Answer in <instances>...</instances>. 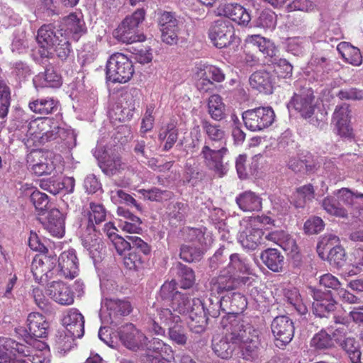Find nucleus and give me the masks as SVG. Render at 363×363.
Masks as SVG:
<instances>
[{
    "label": "nucleus",
    "instance_id": "f257e3e1",
    "mask_svg": "<svg viewBox=\"0 0 363 363\" xmlns=\"http://www.w3.org/2000/svg\"><path fill=\"white\" fill-rule=\"evenodd\" d=\"M28 333L25 331V343L11 338L0 337V363H49L50 348L37 338L46 337L49 323L39 313H30L27 318Z\"/></svg>",
    "mask_w": 363,
    "mask_h": 363
},
{
    "label": "nucleus",
    "instance_id": "f03ea898",
    "mask_svg": "<svg viewBox=\"0 0 363 363\" xmlns=\"http://www.w3.org/2000/svg\"><path fill=\"white\" fill-rule=\"evenodd\" d=\"M86 32L81 13H71L58 23L43 25L38 30L36 40L40 47V55L49 56V50L55 49L59 59L64 61L72 52L71 41L77 42Z\"/></svg>",
    "mask_w": 363,
    "mask_h": 363
},
{
    "label": "nucleus",
    "instance_id": "7ed1b4c3",
    "mask_svg": "<svg viewBox=\"0 0 363 363\" xmlns=\"http://www.w3.org/2000/svg\"><path fill=\"white\" fill-rule=\"evenodd\" d=\"M159 296L169 302L168 308L157 309L160 323H170L182 322V316L192 313L194 303L197 298H192L187 294L177 291V282L171 281L164 282L160 288Z\"/></svg>",
    "mask_w": 363,
    "mask_h": 363
},
{
    "label": "nucleus",
    "instance_id": "20e7f679",
    "mask_svg": "<svg viewBox=\"0 0 363 363\" xmlns=\"http://www.w3.org/2000/svg\"><path fill=\"white\" fill-rule=\"evenodd\" d=\"M228 330L231 333L232 341L237 342L239 357L245 361L256 362L262 348L259 330L240 319L228 325Z\"/></svg>",
    "mask_w": 363,
    "mask_h": 363
},
{
    "label": "nucleus",
    "instance_id": "39448f33",
    "mask_svg": "<svg viewBox=\"0 0 363 363\" xmlns=\"http://www.w3.org/2000/svg\"><path fill=\"white\" fill-rule=\"evenodd\" d=\"M145 15V12L143 9L136 10L122 21L115 30L113 36L118 41L126 44L144 41L145 38L138 33V26L144 21Z\"/></svg>",
    "mask_w": 363,
    "mask_h": 363
},
{
    "label": "nucleus",
    "instance_id": "423d86ee",
    "mask_svg": "<svg viewBox=\"0 0 363 363\" xmlns=\"http://www.w3.org/2000/svg\"><path fill=\"white\" fill-rule=\"evenodd\" d=\"M134 73L132 62L125 55L116 52L113 54L106 64V79L113 83H125Z\"/></svg>",
    "mask_w": 363,
    "mask_h": 363
},
{
    "label": "nucleus",
    "instance_id": "0eeeda50",
    "mask_svg": "<svg viewBox=\"0 0 363 363\" xmlns=\"http://www.w3.org/2000/svg\"><path fill=\"white\" fill-rule=\"evenodd\" d=\"M235 321H240V319L234 313H228L224 316L220 322L223 335L214 337L212 340L213 352L222 359L230 358L237 346V342L232 341L231 333L228 330V325H231V323Z\"/></svg>",
    "mask_w": 363,
    "mask_h": 363
},
{
    "label": "nucleus",
    "instance_id": "6e6552de",
    "mask_svg": "<svg viewBox=\"0 0 363 363\" xmlns=\"http://www.w3.org/2000/svg\"><path fill=\"white\" fill-rule=\"evenodd\" d=\"M212 44L218 49L230 46H238L240 39L235 35L232 24L226 20H217L210 26L208 32Z\"/></svg>",
    "mask_w": 363,
    "mask_h": 363
},
{
    "label": "nucleus",
    "instance_id": "1a4fd4ad",
    "mask_svg": "<svg viewBox=\"0 0 363 363\" xmlns=\"http://www.w3.org/2000/svg\"><path fill=\"white\" fill-rule=\"evenodd\" d=\"M140 91L137 88H132L125 91L119 102L116 103L109 111L108 115L111 120L126 121L132 118L136 106L139 104Z\"/></svg>",
    "mask_w": 363,
    "mask_h": 363
},
{
    "label": "nucleus",
    "instance_id": "9d476101",
    "mask_svg": "<svg viewBox=\"0 0 363 363\" xmlns=\"http://www.w3.org/2000/svg\"><path fill=\"white\" fill-rule=\"evenodd\" d=\"M274 119V111L269 106H260L242 113V120L245 127L254 132L269 127Z\"/></svg>",
    "mask_w": 363,
    "mask_h": 363
},
{
    "label": "nucleus",
    "instance_id": "9b49d317",
    "mask_svg": "<svg viewBox=\"0 0 363 363\" xmlns=\"http://www.w3.org/2000/svg\"><path fill=\"white\" fill-rule=\"evenodd\" d=\"M27 164L28 169L38 176L51 174L54 171L61 173L62 171L60 155L45 157L38 150H33L27 155Z\"/></svg>",
    "mask_w": 363,
    "mask_h": 363
},
{
    "label": "nucleus",
    "instance_id": "f8f14e48",
    "mask_svg": "<svg viewBox=\"0 0 363 363\" xmlns=\"http://www.w3.org/2000/svg\"><path fill=\"white\" fill-rule=\"evenodd\" d=\"M228 152V148L222 145L220 148H214L213 145L205 141L200 156L206 166L219 177H223L228 171L227 165L223 163V157Z\"/></svg>",
    "mask_w": 363,
    "mask_h": 363
},
{
    "label": "nucleus",
    "instance_id": "ddd939ff",
    "mask_svg": "<svg viewBox=\"0 0 363 363\" xmlns=\"http://www.w3.org/2000/svg\"><path fill=\"white\" fill-rule=\"evenodd\" d=\"M288 108H294L305 118H310L317 108V101L311 88H303L294 93L288 104Z\"/></svg>",
    "mask_w": 363,
    "mask_h": 363
},
{
    "label": "nucleus",
    "instance_id": "4468645a",
    "mask_svg": "<svg viewBox=\"0 0 363 363\" xmlns=\"http://www.w3.org/2000/svg\"><path fill=\"white\" fill-rule=\"evenodd\" d=\"M275 344L281 347L289 344L294 335V325L292 320L286 315L277 316L271 324Z\"/></svg>",
    "mask_w": 363,
    "mask_h": 363
},
{
    "label": "nucleus",
    "instance_id": "2eb2a0df",
    "mask_svg": "<svg viewBox=\"0 0 363 363\" xmlns=\"http://www.w3.org/2000/svg\"><path fill=\"white\" fill-rule=\"evenodd\" d=\"M131 306L128 301L113 298H105L101 302L100 317L107 323H113L118 318L128 315Z\"/></svg>",
    "mask_w": 363,
    "mask_h": 363
},
{
    "label": "nucleus",
    "instance_id": "dca6fc26",
    "mask_svg": "<svg viewBox=\"0 0 363 363\" xmlns=\"http://www.w3.org/2000/svg\"><path fill=\"white\" fill-rule=\"evenodd\" d=\"M158 24L162 32V41L169 45L177 43L179 19L175 13L166 11H160L158 13Z\"/></svg>",
    "mask_w": 363,
    "mask_h": 363
},
{
    "label": "nucleus",
    "instance_id": "f3484780",
    "mask_svg": "<svg viewBox=\"0 0 363 363\" xmlns=\"http://www.w3.org/2000/svg\"><path fill=\"white\" fill-rule=\"evenodd\" d=\"M148 363H160L162 360L170 361L174 359L172 347L158 338L145 342V349Z\"/></svg>",
    "mask_w": 363,
    "mask_h": 363
},
{
    "label": "nucleus",
    "instance_id": "a211bd4d",
    "mask_svg": "<svg viewBox=\"0 0 363 363\" xmlns=\"http://www.w3.org/2000/svg\"><path fill=\"white\" fill-rule=\"evenodd\" d=\"M43 123L47 124V127H44L43 129L41 130L40 135L38 136V140H39V145L44 144L50 140H55L58 137L62 140H66V135L67 138H69L71 140H74V144L72 146L68 141L67 142L69 147L75 146L76 138L72 130L66 132L64 128L60 126L59 123L56 121L51 118H44Z\"/></svg>",
    "mask_w": 363,
    "mask_h": 363
},
{
    "label": "nucleus",
    "instance_id": "6ab92c4d",
    "mask_svg": "<svg viewBox=\"0 0 363 363\" xmlns=\"http://www.w3.org/2000/svg\"><path fill=\"white\" fill-rule=\"evenodd\" d=\"M264 234L261 228L248 221L240 232L238 239L244 249L253 251L262 245H267L264 242Z\"/></svg>",
    "mask_w": 363,
    "mask_h": 363
},
{
    "label": "nucleus",
    "instance_id": "aec40b11",
    "mask_svg": "<svg viewBox=\"0 0 363 363\" xmlns=\"http://www.w3.org/2000/svg\"><path fill=\"white\" fill-rule=\"evenodd\" d=\"M119 337L123 345L132 350H144L147 337L139 331L133 324L123 326L119 332Z\"/></svg>",
    "mask_w": 363,
    "mask_h": 363
},
{
    "label": "nucleus",
    "instance_id": "412c9836",
    "mask_svg": "<svg viewBox=\"0 0 363 363\" xmlns=\"http://www.w3.org/2000/svg\"><path fill=\"white\" fill-rule=\"evenodd\" d=\"M62 325L67 335L72 338H81L84 334V318L77 308L67 310L63 315Z\"/></svg>",
    "mask_w": 363,
    "mask_h": 363
},
{
    "label": "nucleus",
    "instance_id": "4be33fe9",
    "mask_svg": "<svg viewBox=\"0 0 363 363\" xmlns=\"http://www.w3.org/2000/svg\"><path fill=\"white\" fill-rule=\"evenodd\" d=\"M56 259L45 255H38L33 258L31 272L36 282L45 284L51 277L52 270L55 268Z\"/></svg>",
    "mask_w": 363,
    "mask_h": 363
},
{
    "label": "nucleus",
    "instance_id": "5701e85b",
    "mask_svg": "<svg viewBox=\"0 0 363 363\" xmlns=\"http://www.w3.org/2000/svg\"><path fill=\"white\" fill-rule=\"evenodd\" d=\"M79 274V261L76 251L69 249L61 253L58 259L57 274L61 277L73 279Z\"/></svg>",
    "mask_w": 363,
    "mask_h": 363
},
{
    "label": "nucleus",
    "instance_id": "b1692460",
    "mask_svg": "<svg viewBox=\"0 0 363 363\" xmlns=\"http://www.w3.org/2000/svg\"><path fill=\"white\" fill-rule=\"evenodd\" d=\"M313 311L316 316L327 317L330 313L335 311L337 303L330 291L313 290Z\"/></svg>",
    "mask_w": 363,
    "mask_h": 363
},
{
    "label": "nucleus",
    "instance_id": "393cba45",
    "mask_svg": "<svg viewBox=\"0 0 363 363\" xmlns=\"http://www.w3.org/2000/svg\"><path fill=\"white\" fill-rule=\"evenodd\" d=\"M111 242L120 255H123L126 250H138L145 255L151 251L149 245L138 236H127L126 239L120 235L115 236Z\"/></svg>",
    "mask_w": 363,
    "mask_h": 363
},
{
    "label": "nucleus",
    "instance_id": "a878e982",
    "mask_svg": "<svg viewBox=\"0 0 363 363\" xmlns=\"http://www.w3.org/2000/svg\"><path fill=\"white\" fill-rule=\"evenodd\" d=\"M94 226H87L86 230L81 235L82 244L89 252V255L94 261L101 257L104 245L101 239L95 233Z\"/></svg>",
    "mask_w": 363,
    "mask_h": 363
},
{
    "label": "nucleus",
    "instance_id": "bb28decb",
    "mask_svg": "<svg viewBox=\"0 0 363 363\" xmlns=\"http://www.w3.org/2000/svg\"><path fill=\"white\" fill-rule=\"evenodd\" d=\"M218 16H225L240 25H247L251 16L247 10L238 4H225L220 5L216 9Z\"/></svg>",
    "mask_w": 363,
    "mask_h": 363
},
{
    "label": "nucleus",
    "instance_id": "cd10ccee",
    "mask_svg": "<svg viewBox=\"0 0 363 363\" xmlns=\"http://www.w3.org/2000/svg\"><path fill=\"white\" fill-rule=\"evenodd\" d=\"M48 295L56 303L68 306L74 303V293L68 285L62 281H52L47 289Z\"/></svg>",
    "mask_w": 363,
    "mask_h": 363
},
{
    "label": "nucleus",
    "instance_id": "c85d7f7f",
    "mask_svg": "<svg viewBox=\"0 0 363 363\" xmlns=\"http://www.w3.org/2000/svg\"><path fill=\"white\" fill-rule=\"evenodd\" d=\"M333 121L337 128L339 135L342 137L350 138L353 135L350 126V111L346 104L337 106L333 113Z\"/></svg>",
    "mask_w": 363,
    "mask_h": 363
},
{
    "label": "nucleus",
    "instance_id": "c756f323",
    "mask_svg": "<svg viewBox=\"0 0 363 363\" xmlns=\"http://www.w3.org/2000/svg\"><path fill=\"white\" fill-rule=\"evenodd\" d=\"M266 241L269 243L276 244L280 246L284 250L290 252H294L297 250L294 239L282 230L264 232V242L266 243Z\"/></svg>",
    "mask_w": 363,
    "mask_h": 363
},
{
    "label": "nucleus",
    "instance_id": "7c9ffc66",
    "mask_svg": "<svg viewBox=\"0 0 363 363\" xmlns=\"http://www.w3.org/2000/svg\"><path fill=\"white\" fill-rule=\"evenodd\" d=\"M43 225L50 235L62 238L65 234V215L58 209L52 208L48 212Z\"/></svg>",
    "mask_w": 363,
    "mask_h": 363
},
{
    "label": "nucleus",
    "instance_id": "2f4dec72",
    "mask_svg": "<svg viewBox=\"0 0 363 363\" xmlns=\"http://www.w3.org/2000/svg\"><path fill=\"white\" fill-rule=\"evenodd\" d=\"M194 303L192 313L189 315L187 321L188 326L193 333H201L204 331L207 318L205 312V306L202 304V301L196 299Z\"/></svg>",
    "mask_w": 363,
    "mask_h": 363
},
{
    "label": "nucleus",
    "instance_id": "473e14b6",
    "mask_svg": "<svg viewBox=\"0 0 363 363\" xmlns=\"http://www.w3.org/2000/svg\"><path fill=\"white\" fill-rule=\"evenodd\" d=\"M117 214L120 217L118 226L122 230L129 233H139L142 230V221L123 207H118Z\"/></svg>",
    "mask_w": 363,
    "mask_h": 363
},
{
    "label": "nucleus",
    "instance_id": "72a5a7b5",
    "mask_svg": "<svg viewBox=\"0 0 363 363\" xmlns=\"http://www.w3.org/2000/svg\"><path fill=\"white\" fill-rule=\"evenodd\" d=\"M235 278L232 274H228L225 269L220 272L219 276L211 279L210 282V291L211 294H222L232 291L235 287Z\"/></svg>",
    "mask_w": 363,
    "mask_h": 363
},
{
    "label": "nucleus",
    "instance_id": "f704fd0d",
    "mask_svg": "<svg viewBox=\"0 0 363 363\" xmlns=\"http://www.w3.org/2000/svg\"><path fill=\"white\" fill-rule=\"evenodd\" d=\"M250 84L252 88L266 94L272 93L274 81L270 72L259 70L251 74Z\"/></svg>",
    "mask_w": 363,
    "mask_h": 363
},
{
    "label": "nucleus",
    "instance_id": "c9c22d12",
    "mask_svg": "<svg viewBox=\"0 0 363 363\" xmlns=\"http://www.w3.org/2000/svg\"><path fill=\"white\" fill-rule=\"evenodd\" d=\"M43 120L44 118H36L21 127V131L26 134L23 141L27 145H30L31 143L35 147L39 145V140H38V137L37 136L40 135L41 130L44 127H47V124L43 123Z\"/></svg>",
    "mask_w": 363,
    "mask_h": 363
},
{
    "label": "nucleus",
    "instance_id": "e433bc0d",
    "mask_svg": "<svg viewBox=\"0 0 363 363\" xmlns=\"http://www.w3.org/2000/svg\"><path fill=\"white\" fill-rule=\"evenodd\" d=\"M262 198L251 191H246L236 198L239 208L246 212L258 211L262 208Z\"/></svg>",
    "mask_w": 363,
    "mask_h": 363
},
{
    "label": "nucleus",
    "instance_id": "4c0bfd02",
    "mask_svg": "<svg viewBox=\"0 0 363 363\" xmlns=\"http://www.w3.org/2000/svg\"><path fill=\"white\" fill-rule=\"evenodd\" d=\"M284 298L286 302V307L289 309L295 310L301 315H304L307 313L308 308L296 288L290 287L284 289Z\"/></svg>",
    "mask_w": 363,
    "mask_h": 363
},
{
    "label": "nucleus",
    "instance_id": "58836bf2",
    "mask_svg": "<svg viewBox=\"0 0 363 363\" xmlns=\"http://www.w3.org/2000/svg\"><path fill=\"white\" fill-rule=\"evenodd\" d=\"M201 125L208 138V140H206V141L208 142L211 145H214V143H219L221 146H225V133L219 125L213 124L207 120L202 121Z\"/></svg>",
    "mask_w": 363,
    "mask_h": 363
},
{
    "label": "nucleus",
    "instance_id": "ea45409f",
    "mask_svg": "<svg viewBox=\"0 0 363 363\" xmlns=\"http://www.w3.org/2000/svg\"><path fill=\"white\" fill-rule=\"evenodd\" d=\"M158 138L160 141H164L163 149L166 151L170 150L178 138V130L177 123L171 121L164 124L160 129Z\"/></svg>",
    "mask_w": 363,
    "mask_h": 363
},
{
    "label": "nucleus",
    "instance_id": "a19ab883",
    "mask_svg": "<svg viewBox=\"0 0 363 363\" xmlns=\"http://www.w3.org/2000/svg\"><path fill=\"white\" fill-rule=\"evenodd\" d=\"M260 258L262 262L272 271L279 272L284 265V256L274 248H269L262 252Z\"/></svg>",
    "mask_w": 363,
    "mask_h": 363
},
{
    "label": "nucleus",
    "instance_id": "79ce46f5",
    "mask_svg": "<svg viewBox=\"0 0 363 363\" xmlns=\"http://www.w3.org/2000/svg\"><path fill=\"white\" fill-rule=\"evenodd\" d=\"M337 50L346 62L354 66L361 65L362 57L357 48L347 42H341L337 45Z\"/></svg>",
    "mask_w": 363,
    "mask_h": 363
},
{
    "label": "nucleus",
    "instance_id": "37998d69",
    "mask_svg": "<svg viewBox=\"0 0 363 363\" xmlns=\"http://www.w3.org/2000/svg\"><path fill=\"white\" fill-rule=\"evenodd\" d=\"M194 73L200 77L208 76L213 82H221L225 79V74L220 68L202 62L196 63Z\"/></svg>",
    "mask_w": 363,
    "mask_h": 363
},
{
    "label": "nucleus",
    "instance_id": "c03bdc74",
    "mask_svg": "<svg viewBox=\"0 0 363 363\" xmlns=\"http://www.w3.org/2000/svg\"><path fill=\"white\" fill-rule=\"evenodd\" d=\"M230 262L228 264V274H232L235 277L237 273L252 274L251 269L247 260L242 257L239 254L234 253L229 256Z\"/></svg>",
    "mask_w": 363,
    "mask_h": 363
},
{
    "label": "nucleus",
    "instance_id": "a18cd8bd",
    "mask_svg": "<svg viewBox=\"0 0 363 363\" xmlns=\"http://www.w3.org/2000/svg\"><path fill=\"white\" fill-rule=\"evenodd\" d=\"M363 272V249H355L350 255L344 273L348 277L357 275Z\"/></svg>",
    "mask_w": 363,
    "mask_h": 363
},
{
    "label": "nucleus",
    "instance_id": "49530a36",
    "mask_svg": "<svg viewBox=\"0 0 363 363\" xmlns=\"http://www.w3.org/2000/svg\"><path fill=\"white\" fill-rule=\"evenodd\" d=\"M246 42L256 46L260 52L267 56L273 57L276 55L277 50L274 43L259 35L247 36Z\"/></svg>",
    "mask_w": 363,
    "mask_h": 363
},
{
    "label": "nucleus",
    "instance_id": "de8ad7c7",
    "mask_svg": "<svg viewBox=\"0 0 363 363\" xmlns=\"http://www.w3.org/2000/svg\"><path fill=\"white\" fill-rule=\"evenodd\" d=\"M186 239L192 242L191 244L196 245L198 243L199 246L208 247L210 246L213 242V238L210 233L206 232L205 228H189L186 232Z\"/></svg>",
    "mask_w": 363,
    "mask_h": 363
},
{
    "label": "nucleus",
    "instance_id": "09e8293b",
    "mask_svg": "<svg viewBox=\"0 0 363 363\" xmlns=\"http://www.w3.org/2000/svg\"><path fill=\"white\" fill-rule=\"evenodd\" d=\"M208 113L211 118L220 121L225 116V106L218 94L211 95L208 100Z\"/></svg>",
    "mask_w": 363,
    "mask_h": 363
},
{
    "label": "nucleus",
    "instance_id": "8fccbe9b",
    "mask_svg": "<svg viewBox=\"0 0 363 363\" xmlns=\"http://www.w3.org/2000/svg\"><path fill=\"white\" fill-rule=\"evenodd\" d=\"M310 38L313 43L324 42L330 44L333 47L334 43L342 38V33L338 26H333L324 34L320 30L315 32Z\"/></svg>",
    "mask_w": 363,
    "mask_h": 363
},
{
    "label": "nucleus",
    "instance_id": "3c124183",
    "mask_svg": "<svg viewBox=\"0 0 363 363\" xmlns=\"http://www.w3.org/2000/svg\"><path fill=\"white\" fill-rule=\"evenodd\" d=\"M58 101L52 98L37 99L29 104L30 109L36 113L47 115L57 109Z\"/></svg>",
    "mask_w": 363,
    "mask_h": 363
},
{
    "label": "nucleus",
    "instance_id": "603ef678",
    "mask_svg": "<svg viewBox=\"0 0 363 363\" xmlns=\"http://www.w3.org/2000/svg\"><path fill=\"white\" fill-rule=\"evenodd\" d=\"M334 346V342L325 330H320L315 333L310 341V347L314 351H323Z\"/></svg>",
    "mask_w": 363,
    "mask_h": 363
},
{
    "label": "nucleus",
    "instance_id": "864d4df0",
    "mask_svg": "<svg viewBox=\"0 0 363 363\" xmlns=\"http://www.w3.org/2000/svg\"><path fill=\"white\" fill-rule=\"evenodd\" d=\"M323 208L330 215L340 218H345L347 216V210L340 203L337 198L328 196L321 202Z\"/></svg>",
    "mask_w": 363,
    "mask_h": 363
},
{
    "label": "nucleus",
    "instance_id": "5fc2aeb1",
    "mask_svg": "<svg viewBox=\"0 0 363 363\" xmlns=\"http://www.w3.org/2000/svg\"><path fill=\"white\" fill-rule=\"evenodd\" d=\"M314 198V189L311 184L304 185L298 188L292 196L291 203L296 208H302L307 201Z\"/></svg>",
    "mask_w": 363,
    "mask_h": 363
},
{
    "label": "nucleus",
    "instance_id": "6e6d98bb",
    "mask_svg": "<svg viewBox=\"0 0 363 363\" xmlns=\"http://www.w3.org/2000/svg\"><path fill=\"white\" fill-rule=\"evenodd\" d=\"M43 79L44 81L41 83L42 86L57 88L62 84L61 76L52 67L47 68L43 75L35 77L33 79V82L36 84Z\"/></svg>",
    "mask_w": 363,
    "mask_h": 363
},
{
    "label": "nucleus",
    "instance_id": "4d7b16f0",
    "mask_svg": "<svg viewBox=\"0 0 363 363\" xmlns=\"http://www.w3.org/2000/svg\"><path fill=\"white\" fill-rule=\"evenodd\" d=\"M179 323L173 321L169 324L161 323V324L168 327V335L170 340L177 345H184L187 342L188 337L184 328Z\"/></svg>",
    "mask_w": 363,
    "mask_h": 363
},
{
    "label": "nucleus",
    "instance_id": "13d9d810",
    "mask_svg": "<svg viewBox=\"0 0 363 363\" xmlns=\"http://www.w3.org/2000/svg\"><path fill=\"white\" fill-rule=\"evenodd\" d=\"M21 22L19 15L7 6H0V28H6L9 26H15Z\"/></svg>",
    "mask_w": 363,
    "mask_h": 363
},
{
    "label": "nucleus",
    "instance_id": "bf43d9fd",
    "mask_svg": "<svg viewBox=\"0 0 363 363\" xmlns=\"http://www.w3.org/2000/svg\"><path fill=\"white\" fill-rule=\"evenodd\" d=\"M136 250H131V251L123 257V264L129 270L139 272L145 268V260Z\"/></svg>",
    "mask_w": 363,
    "mask_h": 363
},
{
    "label": "nucleus",
    "instance_id": "052dcab7",
    "mask_svg": "<svg viewBox=\"0 0 363 363\" xmlns=\"http://www.w3.org/2000/svg\"><path fill=\"white\" fill-rule=\"evenodd\" d=\"M202 247L194 244L183 245L180 249V257L188 262L199 260L203 255Z\"/></svg>",
    "mask_w": 363,
    "mask_h": 363
},
{
    "label": "nucleus",
    "instance_id": "680f3d73",
    "mask_svg": "<svg viewBox=\"0 0 363 363\" xmlns=\"http://www.w3.org/2000/svg\"><path fill=\"white\" fill-rule=\"evenodd\" d=\"M89 211V223L87 226H94L104 221L106 218V210L101 203H90Z\"/></svg>",
    "mask_w": 363,
    "mask_h": 363
},
{
    "label": "nucleus",
    "instance_id": "e2e57ef3",
    "mask_svg": "<svg viewBox=\"0 0 363 363\" xmlns=\"http://www.w3.org/2000/svg\"><path fill=\"white\" fill-rule=\"evenodd\" d=\"M340 245L339 238L332 233L325 234L320 238L318 245L317 251L319 255L324 258L325 254L329 252L333 247L338 246Z\"/></svg>",
    "mask_w": 363,
    "mask_h": 363
},
{
    "label": "nucleus",
    "instance_id": "0e129e2a",
    "mask_svg": "<svg viewBox=\"0 0 363 363\" xmlns=\"http://www.w3.org/2000/svg\"><path fill=\"white\" fill-rule=\"evenodd\" d=\"M101 168L108 175H114L125 169V164L121 162L118 157H113L112 159H104L101 162Z\"/></svg>",
    "mask_w": 363,
    "mask_h": 363
},
{
    "label": "nucleus",
    "instance_id": "69168bd1",
    "mask_svg": "<svg viewBox=\"0 0 363 363\" xmlns=\"http://www.w3.org/2000/svg\"><path fill=\"white\" fill-rule=\"evenodd\" d=\"M111 201L115 204L125 203L135 206L138 210L141 211V207L137 203L135 199L121 189H115L110 191Z\"/></svg>",
    "mask_w": 363,
    "mask_h": 363
},
{
    "label": "nucleus",
    "instance_id": "338daca9",
    "mask_svg": "<svg viewBox=\"0 0 363 363\" xmlns=\"http://www.w3.org/2000/svg\"><path fill=\"white\" fill-rule=\"evenodd\" d=\"M277 25V16L271 10L263 11L256 21V26L266 30H272Z\"/></svg>",
    "mask_w": 363,
    "mask_h": 363
},
{
    "label": "nucleus",
    "instance_id": "774afa93",
    "mask_svg": "<svg viewBox=\"0 0 363 363\" xmlns=\"http://www.w3.org/2000/svg\"><path fill=\"white\" fill-rule=\"evenodd\" d=\"M189 206L183 202H172L167 207V213L171 218L182 220L187 215Z\"/></svg>",
    "mask_w": 363,
    "mask_h": 363
}]
</instances>
